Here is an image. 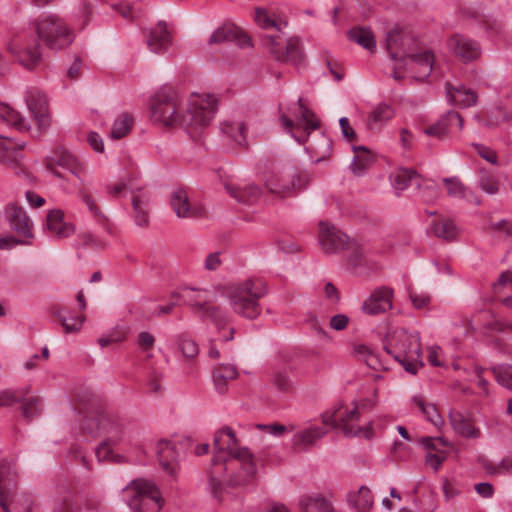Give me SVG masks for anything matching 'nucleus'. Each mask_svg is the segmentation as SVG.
I'll list each match as a JSON object with an SVG mask.
<instances>
[{"label": "nucleus", "instance_id": "nucleus-1", "mask_svg": "<svg viewBox=\"0 0 512 512\" xmlns=\"http://www.w3.org/2000/svg\"><path fill=\"white\" fill-rule=\"evenodd\" d=\"M213 446L215 454L209 469V482L213 496L221 501L224 484H248L256 474V465L248 448L238 447V439L228 426L215 433Z\"/></svg>", "mask_w": 512, "mask_h": 512}, {"label": "nucleus", "instance_id": "nucleus-2", "mask_svg": "<svg viewBox=\"0 0 512 512\" xmlns=\"http://www.w3.org/2000/svg\"><path fill=\"white\" fill-rule=\"evenodd\" d=\"M179 104V96L174 89H160L150 100L152 121L187 129L206 127L216 113L217 99L209 94H192L185 113L180 112Z\"/></svg>", "mask_w": 512, "mask_h": 512}, {"label": "nucleus", "instance_id": "nucleus-3", "mask_svg": "<svg viewBox=\"0 0 512 512\" xmlns=\"http://www.w3.org/2000/svg\"><path fill=\"white\" fill-rule=\"evenodd\" d=\"M79 411L85 413L82 430L93 437L103 436L112 444H119L123 438L125 423L118 416L105 410L100 396L85 391L78 396Z\"/></svg>", "mask_w": 512, "mask_h": 512}, {"label": "nucleus", "instance_id": "nucleus-4", "mask_svg": "<svg viewBox=\"0 0 512 512\" xmlns=\"http://www.w3.org/2000/svg\"><path fill=\"white\" fill-rule=\"evenodd\" d=\"M47 168L55 176L61 178V174L55 169L56 166L67 169L71 174L76 176L81 181V187L78 189V197L83 204L86 205L88 211L91 213L96 222L103 226L107 232H111L109 219L101 211L100 207L96 204L91 191L84 185L83 178L86 170L85 166L69 151L64 148H57L52 155L47 159Z\"/></svg>", "mask_w": 512, "mask_h": 512}, {"label": "nucleus", "instance_id": "nucleus-5", "mask_svg": "<svg viewBox=\"0 0 512 512\" xmlns=\"http://www.w3.org/2000/svg\"><path fill=\"white\" fill-rule=\"evenodd\" d=\"M384 349L411 374H416L418 369L423 366L418 332L396 328L387 334Z\"/></svg>", "mask_w": 512, "mask_h": 512}, {"label": "nucleus", "instance_id": "nucleus-6", "mask_svg": "<svg viewBox=\"0 0 512 512\" xmlns=\"http://www.w3.org/2000/svg\"><path fill=\"white\" fill-rule=\"evenodd\" d=\"M267 284L260 278L247 279L229 288L232 310L239 316L254 320L262 312L260 300L267 294Z\"/></svg>", "mask_w": 512, "mask_h": 512}, {"label": "nucleus", "instance_id": "nucleus-7", "mask_svg": "<svg viewBox=\"0 0 512 512\" xmlns=\"http://www.w3.org/2000/svg\"><path fill=\"white\" fill-rule=\"evenodd\" d=\"M38 39L52 50H61L68 47L73 41L71 28L59 16L54 14L43 15L33 22Z\"/></svg>", "mask_w": 512, "mask_h": 512}, {"label": "nucleus", "instance_id": "nucleus-8", "mask_svg": "<svg viewBox=\"0 0 512 512\" xmlns=\"http://www.w3.org/2000/svg\"><path fill=\"white\" fill-rule=\"evenodd\" d=\"M124 491L130 497L128 505L134 512H159L162 507L160 492L150 481L134 480Z\"/></svg>", "mask_w": 512, "mask_h": 512}, {"label": "nucleus", "instance_id": "nucleus-9", "mask_svg": "<svg viewBox=\"0 0 512 512\" xmlns=\"http://www.w3.org/2000/svg\"><path fill=\"white\" fill-rule=\"evenodd\" d=\"M265 187L271 193L281 198L294 196L308 184L306 174L294 169L272 173L265 179Z\"/></svg>", "mask_w": 512, "mask_h": 512}, {"label": "nucleus", "instance_id": "nucleus-10", "mask_svg": "<svg viewBox=\"0 0 512 512\" xmlns=\"http://www.w3.org/2000/svg\"><path fill=\"white\" fill-rule=\"evenodd\" d=\"M17 489L16 472L7 461H0V507L3 512H31L29 500L20 509L19 501L15 499Z\"/></svg>", "mask_w": 512, "mask_h": 512}, {"label": "nucleus", "instance_id": "nucleus-11", "mask_svg": "<svg viewBox=\"0 0 512 512\" xmlns=\"http://www.w3.org/2000/svg\"><path fill=\"white\" fill-rule=\"evenodd\" d=\"M299 118L295 123L285 113L280 115V122L284 129L299 143L304 144L311 131L319 127L315 114L304 104L303 99L297 101Z\"/></svg>", "mask_w": 512, "mask_h": 512}, {"label": "nucleus", "instance_id": "nucleus-12", "mask_svg": "<svg viewBox=\"0 0 512 512\" xmlns=\"http://www.w3.org/2000/svg\"><path fill=\"white\" fill-rule=\"evenodd\" d=\"M416 45L414 37L399 27L390 30L386 37V49L390 58L399 63L402 68L405 67L404 61L410 59Z\"/></svg>", "mask_w": 512, "mask_h": 512}, {"label": "nucleus", "instance_id": "nucleus-13", "mask_svg": "<svg viewBox=\"0 0 512 512\" xmlns=\"http://www.w3.org/2000/svg\"><path fill=\"white\" fill-rule=\"evenodd\" d=\"M358 419L359 411L357 406H355L350 411H335L331 415L323 416V423L325 425H331L334 428H341L344 435L347 437H355L363 434L365 438H370L372 436L371 424H369L366 428H362L352 423Z\"/></svg>", "mask_w": 512, "mask_h": 512}, {"label": "nucleus", "instance_id": "nucleus-14", "mask_svg": "<svg viewBox=\"0 0 512 512\" xmlns=\"http://www.w3.org/2000/svg\"><path fill=\"white\" fill-rule=\"evenodd\" d=\"M6 216L7 220L10 224L11 229L23 240L17 241L14 238H1L0 239V248L3 249L7 246L8 242H13L15 244L18 243H26L27 239L33 237L32 234V222L27 216L24 209L16 204H9L6 207Z\"/></svg>", "mask_w": 512, "mask_h": 512}, {"label": "nucleus", "instance_id": "nucleus-15", "mask_svg": "<svg viewBox=\"0 0 512 512\" xmlns=\"http://www.w3.org/2000/svg\"><path fill=\"white\" fill-rule=\"evenodd\" d=\"M265 46L275 60L289 62L293 65L302 63L304 54L298 38H290L285 45H282L278 37L266 36Z\"/></svg>", "mask_w": 512, "mask_h": 512}, {"label": "nucleus", "instance_id": "nucleus-16", "mask_svg": "<svg viewBox=\"0 0 512 512\" xmlns=\"http://www.w3.org/2000/svg\"><path fill=\"white\" fill-rule=\"evenodd\" d=\"M8 51L28 70L35 69L42 60L40 44L36 39L26 41L15 38L8 44Z\"/></svg>", "mask_w": 512, "mask_h": 512}, {"label": "nucleus", "instance_id": "nucleus-17", "mask_svg": "<svg viewBox=\"0 0 512 512\" xmlns=\"http://www.w3.org/2000/svg\"><path fill=\"white\" fill-rule=\"evenodd\" d=\"M170 205L178 218H202L206 213L201 204L190 201L185 188H177L171 192Z\"/></svg>", "mask_w": 512, "mask_h": 512}, {"label": "nucleus", "instance_id": "nucleus-18", "mask_svg": "<svg viewBox=\"0 0 512 512\" xmlns=\"http://www.w3.org/2000/svg\"><path fill=\"white\" fill-rule=\"evenodd\" d=\"M319 243L327 254L339 253L349 245V238L334 225L319 223Z\"/></svg>", "mask_w": 512, "mask_h": 512}, {"label": "nucleus", "instance_id": "nucleus-19", "mask_svg": "<svg viewBox=\"0 0 512 512\" xmlns=\"http://www.w3.org/2000/svg\"><path fill=\"white\" fill-rule=\"evenodd\" d=\"M25 101L39 128L48 127V100L46 95L37 88H29L25 94Z\"/></svg>", "mask_w": 512, "mask_h": 512}, {"label": "nucleus", "instance_id": "nucleus-20", "mask_svg": "<svg viewBox=\"0 0 512 512\" xmlns=\"http://www.w3.org/2000/svg\"><path fill=\"white\" fill-rule=\"evenodd\" d=\"M448 46L465 63L475 61L481 55L480 44L462 34L452 35L448 39Z\"/></svg>", "mask_w": 512, "mask_h": 512}, {"label": "nucleus", "instance_id": "nucleus-21", "mask_svg": "<svg viewBox=\"0 0 512 512\" xmlns=\"http://www.w3.org/2000/svg\"><path fill=\"white\" fill-rule=\"evenodd\" d=\"M392 295L393 291L387 287H380L374 290L362 303V312L366 315H377L390 310L392 307Z\"/></svg>", "mask_w": 512, "mask_h": 512}, {"label": "nucleus", "instance_id": "nucleus-22", "mask_svg": "<svg viewBox=\"0 0 512 512\" xmlns=\"http://www.w3.org/2000/svg\"><path fill=\"white\" fill-rule=\"evenodd\" d=\"M224 42H235L242 48L250 46V38L232 24H225L217 28L208 40L210 45Z\"/></svg>", "mask_w": 512, "mask_h": 512}, {"label": "nucleus", "instance_id": "nucleus-23", "mask_svg": "<svg viewBox=\"0 0 512 512\" xmlns=\"http://www.w3.org/2000/svg\"><path fill=\"white\" fill-rule=\"evenodd\" d=\"M147 46L156 54H163L172 43V36L167 29L165 21H159L154 28L147 33Z\"/></svg>", "mask_w": 512, "mask_h": 512}, {"label": "nucleus", "instance_id": "nucleus-24", "mask_svg": "<svg viewBox=\"0 0 512 512\" xmlns=\"http://www.w3.org/2000/svg\"><path fill=\"white\" fill-rule=\"evenodd\" d=\"M156 454L162 469L171 476L177 471L179 452L174 443L160 440L156 444Z\"/></svg>", "mask_w": 512, "mask_h": 512}, {"label": "nucleus", "instance_id": "nucleus-25", "mask_svg": "<svg viewBox=\"0 0 512 512\" xmlns=\"http://www.w3.org/2000/svg\"><path fill=\"white\" fill-rule=\"evenodd\" d=\"M449 420L453 430L465 438H478L480 430L475 427L472 416L458 410H450Z\"/></svg>", "mask_w": 512, "mask_h": 512}, {"label": "nucleus", "instance_id": "nucleus-26", "mask_svg": "<svg viewBox=\"0 0 512 512\" xmlns=\"http://www.w3.org/2000/svg\"><path fill=\"white\" fill-rule=\"evenodd\" d=\"M345 250L350 251L348 265L354 274L359 276L368 275L377 268L375 263L367 260L363 249L357 243L349 241L348 248Z\"/></svg>", "mask_w": 512, "mask_h": 512}, {"label": "nucleus", "instance_id": "nucleus-27", "mask_svg": "<svg viewBox=\"0 0 512 512\" xmlns=\"http://www.w3.org/2000/svg\"><path fill=\"white\" fill-rule=\"evenodd\" d=\"M177 343L184 358V373L186 375L195 374L196 367L194 361L199 354L198 345L185 334L178 337Z\"/></svg>", "mask_w": 512, "mask_h": 512}, {"label": "nucleus", "instance_id": "nucleus-28", "mask_svg": "<svg viewBox=\"0 0 512 512\" xmlns=\"http://www.w3.org/2000/svg\"><path fill=\"white\" fill-rule=\"evenodd\" d=\"M446 96L450 104L461 108H468L476 104L477 94L464 86L453 87L450 83L446 84Z\"/></svg>", "mask_w": 512, "mask_h": 512}, {"label": "nucleus", "instance_id": "nucleus-29", "mask_svg": "<svg viewBox=\"0 0 512 512\" xmlns=\"http://www.w3.org/2000/svg\"><path fill=\"white\" fill-rule=\"evenodd\" d=\"M64 213L60 209H54L47 214V229L59 238H66L74 233L75 228L72 224L63 220Z\"/></svg>", "mask_w": 512, "mask_h": 512}, {"label": "nucleus", "instance_id": "nucleus-30", "mask_svg": "<svg viewBox=\"0 0 512 512\" xmlns=\"http://www.w3.org/2000/svg\"><path fill=\"white\" fill-rule=\"evenodd\" d=\"M328 432L324 426L309 427L294 435L293 447L306 450L314 445L315 441L326 435Z\"/></svg>", "mask_w": 512, "mask_h": 512}, {"label": "nucleus", "instance_id": "nucleus-31", "mask_svg": "<svg viewBox=\"0 0 512 512\" xmlns=\"http://www.w3.org/2000/svg\"><path fill=\"white\" fill-rule=\"evenodd\" d=\"M226 191L231 197L243 204H254L262 195V190L255 184H250L244 187H236L231 184L225 185Z\"/></svg>", "mask_w": 512, "mask_h": 512}, {"label": "nucleus", "instance_id": "nucleus-32", "mask_svg": "<svg viewBox=\"0 0 512 512\" xmlns=\"http://www.w3.org/2000/svg\"><path fill=\"white\" fill-rule=\"evenodd\" d=\"M238 377V371L231 364H220L213 369L212 379L218 393L224 394L228 389V382Z\"/></svg>", "mask_w": 512, "mask_h": 512}, {"label": "nucleus", "instance_id": "nucleus-33", "mask_svg": "<svg viewBox=\"0 0 512 512\" xmlns=\"http://www.w3.org/2000/svg\"><path fill=\"white\" fill-rule=\"evenodd\" d=\"M50 313L59 320L67 334L80 331L85 320L83 315L71 317L67 316L66 308L59 305H53L50 308Z\"/></svg>", "mask_w": 512, "mask_h": 512}, {"label": "nucleus", "instance_id": "nucleus-34", "mask_svg": "<svg viewBox=\"0 0 512 512\" xmlns=\"http://www.w3.org/2000/svg\"><path fill=\"white\" fill-rule=\"evenodd\" d=\"M149 201L150 198L146 193L139 192L132 196L134 219L140 227H147L149 224Z\"/></svg>", "mask_w": 512, "mask_h": 512}, {"label": "nucleus", "instance_id": "nucleus-35", "mask_svg": "<svg viewBox=\"0 0 512 512\" xmlns=\"http://www.w3.org/2000/svg\"><path fill=\"white\" fill-rule=\"evenodd\" d=\"M423 178L415 170L403 168L398 170L393 178V185L396 190L403 191L409 185H415L418 189L422 188Z\"/></svg>", "mask_w": 512, "mask_h": 512}, {"label": "nucleus", "instance_id": "nucleus-36", "mask_svg": "<svg viewBox=\"0 0 512 512\" xmlns=\"http://www.w3.org/2000/svg\"><path fill=\"white\" fill-rule=\"evenodd\" d=\"M203 302L195 299L194 306L200 312L198 315L204 319H210L218 327L225 325L226 315L220 308L207 304V297H202Z\"/></svg>", "mask_w": 512, "mask_h": 512}, {"label": "nucleus", "instance_id": "nucleus-37", "mask_svg": "<svg viewBox=\"0 0 512 512\" xmlns=\"http://www.w3.org/2000/svg\"><path fill=\"white\" fill-rule=\"evenodd\" d=\"M20 412L23 419L27 422H31L35 418L39 417L43 410V400L40 396H30L20 402Z\"/></svg>", "mask_w": 512, "mask_h": 512}, {"label": "nucleus", "instance_id": "nucleus-38", "mask_svg": "<svg viewBox=\"0 0 512 512\" xmlns=\"http://www.w3.org/2000/svg\"><path fill=\"white\" fill-rule=\"evenodd\" d=\"M25 147L24 142L0 137V162L8 163L18 160L19 152Z\"/></svg>", "mask_w": 512, "mask_h": 512}, {"label": "nucleus", "instance_id": "nucleus-39", "mask_svg": "<svg viewBox=\"0 0 512 512\" xmlns=\"http://www.w3.org/2000/svg\"><path fill=\"white\" fill-rule=\"evenodd\" d=\"M353 150L354 158L350 168L354 174L362 175L364 171L373 163V155L364 146H355Z\"/></svg>", "mask_w": 512, "mask_h": 512}, {"label": "nucleus", "instance_id": "nucleus-40", "mask_svg": "<svg viewBox=\"0 0 512 512\" xmlns=\"http://www.w3.org/2000/svg\"><path fill=\"white\" fill-rule=\"evenodd\" d=\"M348 38L367 50L376 48V41L372 31L367 27H354L348 31Z\"/></svg>", "mask_w": 512, "mask_h": 512}, {"label": "nucleus", "instance_id": "nucleus-41", "mask_svg": "<svg viewBox=\"0 0 512 512\" xmlns=\"http://www.w3.org/2000/svg\"><path fill=\"white\" fill-rule=\"evenodd\" d=\"M221 131L228 136L236 145L245 146L246 144V126L241 121L225 122L221 126Z\"/></svg>", "mask_w": 512, "mask_h": 512}, {"label": "nucleus", "instance_id": "nucleus-42", "mask_svg": "<svg viewBox=\"0 0 512 512\" xmlns=\"http://www.w3.org/2000/svg\"><path fill=\"white\" fill-rule=\"evenodd\" d=\"M433 234L446 241H453L457 238L459 230L451 219H442L432 224Z\"/></svg>", "mask_w": 512, "mask_h": 512}, {"label": "nucleus", "instance_id": "nucleus-43", "mask_svg": "<svg viewBox=\"0 0 512 512\" xmlns=\"http://www.w3.org/2000/svg\"><path fill=\"white\" fill-rule=\"evenodd\" d=\"M0 120L7 125L15 127L19 131L27 130L29 127L18 111L4 103H0Z\"/></svg>", "mask_w": 512, "mask_h": 512}, {"label": "nucleus", "instance_id": "nucleus-44", "mask_svg": "<svg viewBox=\"0 0 512 512\" xmlns=\"http://www.w3.org/2000/svg\"><path fill=\"white\" fill-rule=\"evenodd\" d=\"M299 504L302 512H334L331 503L322 497H302Z\"/></svg>", "mask_w": 512, "mask_h": 512}, {"label": "nucleus", "instance_id": "nucleus-45", "mask_svg": "<svg viewBox=\"0 0 512 512\" xmlns=\"http://www.w3.org/2000/svg\"><path fill=\"white\" fill-rule=\"evenodd\" d=\"M394 116L393 108L385 103L378 104L370 113L368 127L373 129L375 125H382Z\"/></svg>", "mask_w": 512, "mask_h": 512}, {"label": "nucleus", "instance_id": "nucleus-46", "mask_svg": "<svg viewBox=\"0 0 512 512\" xmlns=\"http://www.w3.org/2000/svg\"><path fill=\"white\" fill-rule=\"evenodd\" d=\"M410 60L420 68L417 78L423 80L430 75L434 63V56L430 51H425L420 54L414 53L410 55Z\"/></svg>", "mask_w": 512, "mask_h": 512}, {"label": "nucleus", "instance_id": "nucleus-47", "mask_svg": "<svg viewBox=\"0 0 512 512\" xmlns=\"http://www.w3.org/2000/svg\"><path fill=\"white\" fill-rule=\"evenodd\" d=\"M349 500L354 503L358 512H368L373 505V495L371 490L362 486L357 493L349 494Z\"/></svg>", "mask_w": 512, "mask_h": 512}, {"label": "nucleus", "instance_id": "nucleus-48", "mask_svg": "<svg viewBox=\"0 0 512 512\" xmlns=\"http://www.w3.org/2000/svg\"><path fill=\"white\" fill-rule=\"evenodd\" d=\"M443 125V129L447 131L448 136L456 131H460L463 126V118L456 111H448L442 115L436 122V127Z\"/></svg>", "mask_w": 512, "mask_h": 512}, {"label": "nucleus", "instance_id": "nucleus-49", "mask_svg": "<svg viewBox=\"0 0 512 512\" xmlns=\"http://www.w3.org/2000/svg\"><path fill=\"white\" fill-rule=\"evenodd\" d=\"M133 125V118L127 113L121 114L113 123L110 131V137L112 139H121L126 136Z\"/></svg>", "mask_w": 512, "mask_h": 512}, {"label": "nucleus", "instance_id": "nucleus-50", "mask_svg": "<svg viewBox=\"0 0 512 512\" xmlns=\"http://www.w3.org/2000/svg\"><path fill=\"white\" fill-rule=\"evenodd\" d=\"M30 392L29 387L12 390H2L0 391V407H10L14 404L22 402L25 396H27Z\"/></svg>", "mask_w": 512, "mask_h": 512}, {"label": "nucleus", "instance_id": "nucleus-51", "mask_svg": "<svg viewBox=\"0 0 512 512\" xmlns=\"http://www.w3.org/2000/svg\"><path fill=\"white\" fill-rule=\"evenodd\" d=\"M413 403L421 410L423 415L435 426L443 424L442 418L435 405L426 403L421 397H414Z\"/></svg>", "mask_w": 512, "mask_h": 512}, {"label": "nucleus", "instance_id": "nucleus-52", "mask_svg": "<svg viewBox=\"0 0 512 512\" xmlns=\"http://www.w3.org/2000/svg\"><path fill=\"white\" fill-rule=\"evenodd\" d=\"M496 381L501 386L512 390V365L500 364L491 368Z\"/></svg>", "mask_w": 512, "mask_h": 512}, {"label": "nucleus", "instance_id": "nucleus-53", "mask_svg": "<svg viewBox=\"0 0 512 512\" xmlns=\"http://www.w3.org/2000/svg\"><path fill=\"white\" fill-rule=\"evenodd\" d=\"M418 190L425 203H433L440 197V189L432 180L423 179L422 188Z\"/></svg>", "mask_w": 512, "mask_h": 512}, {"label": "nucleus", "instance_id": "nucleus-54", "mask_svg": "<svg viewBox=\"0 0 512 512\" xmlns=\"http://www.w3.org/2000/svg\"><path fill=\"white\" fill-rule=\"evenodd\" d=\"M443 183L450 197L465 198L467 196V188L457 177L444 178Z\"/></svg>", "mask_w": 512, "mask_h": 512}, {"label": "nucleus", "instance_id": "nucleus-55", "mask_svg": "<svg viewBox=\"0 0 512 512\" xmlns=\"http://www.w3.org/2000/svg\"><path fill=\"white\" fill-rule=\"evenodd\" d=\"M483 467L490 475L512 474V458H504L498 465L487 461L484 462Z\"/></svg>", "mask_w": 512, "mask_h": 512}, {"label": "nucleus", "instance_id": "nucleus-56", "mask_svg": "<svg viewBox=\"0 0 512 512\" xmlns=\"http://www.w3.org/2000/svg\"><path fill=\"white\" fill-rule=\"evenodd\" d=\"M479 185L481 189L488 194H496L499 190L498 180L495 176L487 172L480 173Z\"/></svg>", "mask_w": 512, "mask_h": 512}, {"label": "nucleus", "instance_id": "nucleus-57", "mask_svg": "<svg viewBox=\"0 0 512 512\" xmlns=\"http://www.w3.org/2000/svg\"><path fill=\"white\" fill-rule=\"evenodd\" d=\"M254 19L255 22L264 29L274 27L277 30H280V24L272 19L264 8H256Z\"/></svg>", "mask_w": 512, "mask_h": 512}, {"label": "nucleus", "instance_id": "nucleus-58", "mask_svg": "<svg viewBox=\"0 0 512 512\" xmlns=\"http://www.w3.org/2000/svg\"><path fill=\"white\" fill-rule=\"evenodd\" d=\"M185 291L187 292V294H186L187 300L189 301V304L193 307V310L196 314H199L200 312L194 306L195 299L203 302L202 297H207V304H209L210 293L208 290H204V289L195 290L194 288H187V289H185Z\"/></svg>", "mask_w": 512, "mask_h": 512}, {"label": "nucleus", "instance_id": "nucleus-59", "mask_svg": "<svg viewBox=\"0 0 512 512\" xmlns=\"http://www.w3.org/2000/svg\"><path fill=\"white\" fill-rule=\"evenodd\" d=\"M116 444H112L107 440H103L98 447L95 449V454L99 462L110 460L113 456L112 447Z\"/></svg>", "mask_w": 512, "mask_h": 512}, {"label": "nucleus", "instance_id": "nucleus-60", "mask_svg": "<svg viewBox=\"0 0 512 512\" xmlns=\"http://www.w3.org/2000/svg\"><path fill=\"white\" fill-rule=\"evenodd\" d=\"M355 353L358 355H361L364 357V360L367 364V366L371 367L372 369H377V356L374 355L372 352L369 351V349L364 345H357L354 348Z\"/></svg>", "mask_w": 512, "mask_h": 512}, {"label": "nucleus", "instance_id": "nucleus-61", "mask_svg": "<svg viewBox=\"0 0 512 512\" xmlns=\"http://www.w3.org/2000/svg\"><path fill=\"white\" fill-rule=\"evenodd\" d=\"M79 239L81 243L85 246H90L92 248H105L106 244L104 241L96 237L94 234L90 232H83L79 235Z\"/></svg>", "mask_w": 512, "mask_h": 512}, {"label": "nucleus", "instance_id": "nucleus-62", "mask_svg": "<svg viewBox=\"0 0 512 512\" xmlns=\"http://www.w3.org/2000/svg\"><path fill=\"white\" fill-rule=\"evenodd\" d=\"M442 490H443L445 498L447 500H451V499L457 497L458 495H460V493H461V489H460L459 485L456 482L450 481L448 479L443 480Z\"/></svg>", "mask_w": 512, "mask_h": 512}, {"label": "nucleus", "instance_id": "nucleus-63", "mask_svg": "<svg viewBox=\"0 0 512 512\" xmlns=\"http://www.w3.org/2000/svg\"><path fill=\"white\" fill-rule=\"evenodd\" d=\"M137 344L143 350H150L155 344V337L146 331H142L137 336Z\"/></svg>", "mask_w": 512, "mask_h": 512}, {"label": "nucleus", "instance_id": "nucleus-64", "mask_svg": "<svg viewBox=\"0 0 512 512\" xmlns=\"http://www.w3.org/2000/svg\"><path fill=\"white\" fill-rule=\"evenodd\" d=\"M78 507L76 506L72 497H64L54 508V512H77Z\"/></svg>", "mask_w": 512, "mask_h": 512}]
</instances>
